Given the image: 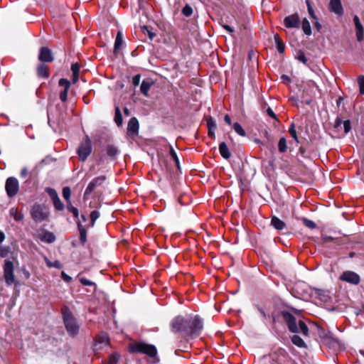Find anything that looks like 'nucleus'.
<instances>
[{
    "mask_svg": "<svg viewBox=\"0 0 364 364\" xmlns=\"http://www.w3.org/2000/svg\"><path fill=\"white\" fill-rule=\"evenodd\" d=\"M282 315L291 332L301 333L304 336H308L309 328L304 321L299 320L297 323L295 317L289 312H284Z\"/></svg>",
    "mask_w": 364,
    "mask_h": 364,
    "instance_id": "1",
    "label": "nucleus"
},
{
    "mask_svg": "<svg viewBox=\"0 0 364 364\" xmlns=\"http://www.w3.org/2000/svg\"><path fill=\"white\" fill-rule=\"evenodd\" d=\"M63 316L68 333L72 336L77 335L80 326L77 323L76 318L68 308L65 307L63 309Z\"/></svg>",
    "mask_w": 364,
    "mask_h": 364,
    "instance_id": "2",
    "label": "nucleus"
},
{
    "mask_svg": "<svg viewBox=\"0 0 364 364\" xmlns=\"http://www.w3.org/2000/svg\"><path fill=\"white\" fill-rule=\"evenodd\" d=\"M186 328L190 331H186L185 336L196 338L200 334L203 328V321L198 316L189 317Z\"/></svg>",
    "mask_w": 364,
    "mask_h": 364,
    "instance_id": "3",
    "label": "nucleus"
},
{
    "mask_svg": "<svg viewBox=\"0 0 364 364\" xmlns=\"http://www.w3.org/2000/svg\"><path fill=\"white\" fill-rule=\"evenodd\" d=\"M130 350L133 353L146 354L149 357L155 358L157 355L156 348L154 345L139 342L130 345Z\"/></svg>",
    "mask_w": 364,
    "mask_h": 364,
    "instance_id": "4",
    "label": "nucleus"
},
{
    "mask_svg": "<svg viewBox=\"0 0 364 364\" xmlns=\"http://www.w3.org/2000/svg\"><path fill=\"white\" fill-rule=\"evenodd\" d=\"M31 215L33 220L41 223L48 219L49 212L48 209L39 204H34L31 210Z\"/></svg>",
    "mask_w": 364,
    "mask_h": 364,
    "instance_id": "5",
    "label": "nucleus"
},
{
    "mask_svg": "<svg viewBox=\"0 0 364 364\" xmlns=\"http://www.w3.org/2000/svg\"><path fill=\"white\" fill-rule=\"evenodd\" d=\"M92 149L91 140L86 136L77 151L80 160L85 161L91 154Z\"/></svg>",
    "mask_w": 364,
    "mask_h": 364,
    "instance_id": "6",
    "label": "nucleus"
},
{
    "mask_svg": "<svg viewBox=\"0 0 364 364\" xmlns=\"http://www.w3.org/2000/svg\"><path fill=\"white\" fill-rule=\"evenodd\" d=\"M188 320V318H184L180 316L174 318L171 323V331L175 333H182L185 335L186 331H189L186 328Z\"/></svg>",
    "mask_w": 364,
    "mask_h": 364,
    "instance_id": "7",
    "label": "nucleus"
},
{
    "mask_svg": "<svg viewBox=\"0 0 364 364\" xmlns=\"http://www.w3.org/2000/svg\"><path fill=\"white\" fill-rule=\"evenodd\" d=\"M5 190L9 198L14 197L19 190V183L18 180L14 177L8 178L5 183Z\"/></svg>",
    "mask_w": 364,
    "mask_h": 364,
    "instance_id": "8",
    "label": "nucleus"
},
{
    "mask_svg": "<svg viewBox=\"0 0 364 364\" xmlns=\"http://www.w3.org/2000/svg\"><path fill=\"white\" fill-rule=\"evenodd\" d=\"M4 277L7 285L10 286L15 283L16 279L14 274V264L11 261L6 260L4 266Z\"/></svg>",
    "mask_w": 364,
    "mask_h": 364,
    "instance_id": "9",
    "label": "nucleus"
},
{
    "mask_svg": "<svg viewBox=\"0 0 364 364\" xmlns=\"http://www.w3.org/2000/svg\"><path fill=\"white\" fill-rule=\"evenodd\" d=\"M109 344V337L107 333H101L99 334L94 345V350L97 351L107 348Z\"/></svg>",
    "mask_w": 364,
    "mask_h": 364,
    "instance_id": "10",
    "label": "nucleus"
},
{
    "mask_svg": "<svg viewBox=\"0 0 364 364\" xmlns=\"http://www.w3.org/2000/svg\"><path fill=\"white\" fill-rule=\"evenodd\" d=\"M340 279L353 284H358L360 281L359 275L351 271L344 272L341 275Z\"/></svg>",
    "mask_w": 364,
    "mask_h": 364,
    "instance_id": "11",
    "label": "nucleus"
},
{
    "mask_svg": "<svg viewBox=\"0 0 364 364\" xmlns=\"http://www.w3.org/2000/svg\"><path fill=\"white\" fill-rule=\"evenodd\" d=\"M106 178L105 176H100L92 179L88 184L87 187L85 191V196H88L92 193L94 189L98 186L102 185L105 181Z\"/></svg>",
    "mask_w": 364,
    "mask_h": 364,
    "instance_id": "12",
    "label": "nucleus"
},
{
    "mask_svg": "<svg viewBox=\"0 0 364 364\" xmlns=\"http://www.w3.org/2000/svg\"><path fill=\"white\" fill-rule=\"evenodd\" d=\"M284 24L289 28H297L300 25V18L297 14L288 16L284 18Z\"/></svg>",
    "mask_w": 364,
    "mask_h": 364,
    "instance_id": "13",
    "label": "nucleus"
},
{
    "mask_svg": "<svg viewBox=\"0 0 364 364\" xmlns=\"http://www.w3.org/2000/svg\"><path fill=\"white\" fill-rule=\"evenodd\" d=\"M38 59L45 63L52 62L53 60L52 51L46 47H42L40 49Z\"/></svg>",
    "mask_w": 364,
    "mask_h": 364,
    "instance_id": "14",
    "label": "nucleus"
},
{
    "mask_svg": "<svg viewBox=\"0 0 364 364\" xmlns=\"http://www.w3.org/2000/svg\"><path fill=\"white\" fill-rule=\"evenodd\" d=\"M353 22L355 26V33L357 40L360 42L363 40L364 38V29L362 26V23L360 21V18L358 16H355L353 18Z\"/></svg>",
    "mask_w": 364,
    "mask_h": 364,
    "instance_id": "15",
    "label": "nucleus"
},
{
    "mask_svg": "<svg viewBox=\"0 0 364 364\" xmlns=\"http://www.w3.org/2000/svg\"><path fill=\"white\" fill-rule=\"evenodd\" d=\"M38 237L42 242L47 243H52L55 240V235L47 230H44L42 232L38 233Z\"/></svg>",
    "mask_w": 364,
    "mask_h": 364,
    "instance_id": "16",
    "label": "nucleus"
},
{
    "mask_svg": "<svg viewBox=\"0 0 364 364\" xmlns=\"http://www.w3.org/2000/svg\"><path fill=\"white\" fill-rule=\"evenodd\" d=\"M154 85V81L150 78L144 79L141 85L140 90L141 93L146 97L149 96V90L151 87Z\"/></svg>",
    "mask_w": 364,
    "mask_h": 364,
    "instance_id": "17",
    "label": "nucleus"
},
{
    "mask_svg": "<svg viewBox=\"0 0 364 364\" xmlns=\"http://www.w3.org/2000/svg\"><path fill=\"white\" fill-rule=\"evenodd\" d=\"M127 131L132 134H137L139 131V122L135 117L129 119L127 125Z\"/></svg>",
    "mask_w": 364,
    "mask_h": 364,
    "instance_id": "18",
    "label": "nucleus"
},
{
    "mask_svg": "<svg viewBox=\"0 0 364 364\" xmlns=\"http://www.w3.org/2000/svg\"><path fill=\"white\" fill-rule=\"evenodd\" d=\"M330 10L336 14L343 13V8L340 0H331L329 3Z\"/></svg>",
    "mask_w": 364,
    "mask_h": 364,
    "instance_id": "19",
    "label": "nucleus"
},
{
    "mask_svg": "<svg viewBox=\"0 0 364 364\" xmlns=\"http://www.w3.org/2000/svg\"><path fill=\"white\" fill-rule=\"evenodd\" d=\"M271 225L277 230H282L286 228V224L277 216L272 217Z\"/></svg>",
    "mask_w": 364,
    "mask_h": 364,
    "instance_id": "20",
    "label": "nucleus"
},
{
    "mask_svg": "<svg viewBox=\"0 0 364 364\" xmlns=\"http://www.w3.org/2000/svg\"><path fill=\"white\" fill-rule=\"evenodd\" d=\"M219 151L222 157L225 159H228L231 156V154L225 142H221L219 144Z\"/></svg>",
    "mask_w": 364,
    "mask_h": 364,
    "instance_id": "21",
    "label": "nucleus"
},
{
    "mask_svg": "<svg viewBox=\"0 0 364 364\" xmlns=\"http://www.w3.org/2000/svg\"><path fill=\"white\" fill-rule=\"evenodd\" d=\"M38 75L41 77L46 78L49 76L48 66L41 64L38 67Z\"/></svg>",
    "mask_w": 364,
    "mask_h": 364,
    "instance_id": "22",
    "label": "nucleus"
},
{
    "mask_svg": "<svg viewBox=\"0 0 364 364\" xmlns=\"http://www.w3.org/2000/svg\"><path fill=\"white\" fill-rule=\"evenodd\" d=\"M9 215L16 221H21L23 219V214L21 212H18L16 208H11L9 210Z\"/></svg>",
    "mask_w": 364,
    "mask_h": 364,
    "instance_id": "23",
    "label": "nucleus"
},
{
    "mask_svg": "<svg viewBox=\"0 0 364 364\" xmlns=\"http://www.w3.org/2000/svg\"><path fill=\"white\" fill-rule=\"evenodd\" d=\"M274 41H275L277 51L279 53H283L284 52L285 46L278 34L274 35Z\"/></svg>",
    "mask_w": 364,
    "mask_h": 364,
    "instance_id": "24",
    "label": "nucleus"
},
{
    "mask_svg": "<svg viewBox=\"0 0 364 364\" xmlns=\"http://www.w3.org/2000/svg\"><path fill=\"white\" fill-rule=\"evenodd\" d=\"M123 42V35L122 31H118L116 36V40L114 43V51L116 53L118 50H119Z\"/></svg>",
    "mask_w": 364,
    "mask_h": 364,
    "instance_id": "25",
    "label": "nucleus"
},
{
    "mask_svg": "<svg viewBox=\"0 0 364 364\" xmlns=\"http://www.w3.org/2000/svg\"><path fill=\"white\" fill-rule=\"evenodd\" d=\"M114 122L118 127L122 124V115L119 107H115Z\"/></svg>",
    "mask_w": 364,
    "mask_h": 364,
    "instance_id": "26",
    "label": "nucleus"
},
{
    "mask_svg": "<svg viewBox=\"0 0 364 364\" xmlns=\"http://www.w3.org/2000/svg\"><path fill=\"white\" fill-rule=\"evenodd\" d=\"M302 30L307 36H310L311 34V25L306 18H304L302 21Z\"/></svg>",
    "mask_w": 364,
    "mask_h": 364,
    "instance_id": "27",
    "label": "nucleus"
},
{
    "mask_svg": "<svg viewBox=\"0 0 364 364\" xmlns=\"http://www.w3.org/2000/svg\"><path fill=\"white\" fill-rule=\"evenodd\" d=\"M119 153L117 148L113 145H108L107 147V154L109 156L114 158Z\"/></svg>",
    "mask_w": 364,
    "mask_h": 364,
    "instance_id": "28",
    "label": "nucleus"
},
{
    "mask_svg": "<svg viewBox=\"0 0 364 364\" xmlns=\"http://www.w3.org/2000/svg\"><path fill=\"white\" fill-rule=\"evenodd\" d=\"M291 341L294 345L297 346L298 347L301 348L305 346V343L303 341V339L297 335H294L292 336Z\"/></svg>",
    "mask_w": 364,
    "mask_h": 364,
    "instance_id": "29",
    "label": "nucleus"
},
{
    "mask_svg": "<svg viewBox=\"0 0 364 364\" xmlns=\"http://www.w3.org/2000/svg\"><path fill=\"white\" fill-rule=\"evenodd\" d=\"M278 149L281 153H284L287 150V140L284 137H282L278 142Z\"/></svg>",
    "mask_w": 364,
    "mask_h": 364,
    "instance_id": "30",
    "label": "nucleus"
},
{
    "mask_svg": "<svg viewBox=\"0 0 364 364\" xmlns=\"http://www.w3.org/2000/svg\"><path fill=\"white\" fill-rule=\"evenodd\" d=\"M233 129L235 132L240 136H245L246 135L245 131L238 122L234 123Z\"/></svg>",
    "mask_w": 364,
    "mask_h": 364,
    "instance_id": "31",
    "label": "nucleus"
},
{
    "mask_svg": "<svg viewBox=\"0 0 364 364\" xmlns=\"http://www.w3.org/2000/svg\"><path fill=\"white\" fill-rule=\"evenodd\" d=\"M170 155H171V158L173 159V161H175V164H176L177 168L179 169L180 168L179 159H178V157L177 156L176 151L173 149V148L171 146H170Z\"/></svg>",
    "mask_w": 364,
    "mask_h": 364,
    "instance_id": "32",
    "label": "nucleus"
},
{
    "mask_svg": "<svg viewBox=\"0 0 364 364\" xmlns=\"http://www.w3.org/2000/svg\"><path fill=\"white\" fill-rule=\"evenodd\" d=\"M71 196V190L69 187L66 186L63 188V196L68 203H70V198Z\"/></svg>",
    "mask_w": 364,
    "mask_h": 364,
    "instance_id": "33",
    "label": "nucleus"
},
{
    "mask_svg": "<svg viewBox=\"0 0 364 364\" xmlns=\"http://www.w3.org/2000/svg\"><path fill=\"white\" fill-rule=\"evenodd\" d=\"M53 205L55 206V208L57 210H63L64 209V204L61 202L60 199L57 198L54 200H53Z\"/></svg>",
    "mask_w": 364,
    "mask_h": 364,
    "instance_id": "34",
    "label": "nucleus"
},
{
    "mask_svg": "<svg viewBox=\"0 0 364 364\" xmlns=\"http://www.w3.org/2000/svg\"><path fill=\"white\" fill-rule=\"evenodd\" d=\"M46 191L49 195L52 200H54L55 199L58 198V195L55 189L52 188H47Z\"/></svg>",
    "mask_w": 364,
    "mask_h": 364,
    "instance_id": "35",
    "label": "nucleus"
},
{
    "mask_svg": "<svg viewBox=\"0 0 364 364\" xmlns=\"http://www.w3.org/2000/svg\"><path fill=\"white\" fill-rule=\"evenodd\" d=\"M289 134H291V137L296 141V143H299L298 136L296 134V131L295 129V126L294 123L291 124V127L289 128Z\"/></svg>",
    "mask_w": 364,
    "mask_h": 364,
    "instance_id": "36",
    "label": "nucleus"
},
{
    "mask_svg": "<svg viewBox=\"0 0 364 364\" xmlns=\"http://www.w3.org/2000/svg\"><path fill=\"white\" fill-rule=\"evenodd\" d=\"M358 83L359 85V90L361 95H364V76L360 75L358 77Z\"/></svg>",
    "mask_w": 364,
    "mask_h": 364,
    "instance_id": "37",
    "label": "nucleus"
},
{
    "mask_svg": "<svg viewBox=\"0 0 364 364\" xmlns=\"http://www.w3.org/2000/svg\"><path fill=\"white\" fill-rule=\"evenodd\" d=\"M119 358V355L117 353H112L108 360V364H117Z\"/></svg>",
    "mask_w": 364,
    "mask_h": 364,
    "instance_id": "38",
    "label": "nucleus"
},
{
    "mask_svg": "<svg viewBox=\"0 0 364 364\" xmlns=\"http://www.w3.org/2000/svg\"><path fill=\"white\" fill-rule=\"evenodd\" d=\"M46 264L48 267H55L57 269H60L62 267L61 263L58 260L52 262L46 259Z\"/></svg>",
    "mask_w": 364,
    "mask_h": 364,
    "instance_id": "39",
    "label": "nucleus"
},
{
    "mask_svg": "<svg viewBox=\"0 0 364 364\" xmlns=\"http://www.w3.org/2000/svg\"><path fill=\"white\" fill-rule=\"evenodd\" d=\"M302 220L304 225L310 229H314L316 226V223L311 220H309L307 218H303Z\"/></svg>",
    "mask_w": 364,
    "mask_h": 364,
    "instance_id": "40",
    "label": "nucleus"
},
{
    "mask_svg": "<svg viewBox=\"0 0 364 364\" xmlns=\"http://www.w3.org/2000/svg\"><path fill=\"white\" fill-rule=\"evenodd\" d=\"M207 126L208 129H215L216 122L212 117H208L207 119Z\"/></svg>",
    "mask_w": 364,
    "mask_h": 364,
    "instance_id": "41",
    "label": "nucleus"
},
{
    "mask_svg": "<svg viewBox=\"0 0 364 364\" xmlns=\"http://www.w3.org/2000/svg\"><path fill=\"white\" fill-rule=\"evenodd\" d=\"M100 213L97 210H93L90 213V219L92 222V225L93 226L95 222L99 218Z\"/></svg>",
    "mask_w": 364,
    "mask_h": 364,
    "instance_id": "42",
    "label": "nucleus"
},
{
    "mask_svg": "<svg viewBox=\"0 0 364 364\" xmlns=\"http://www.w3.org/2000/svg\"><path fill=\"white\" fill-rule=\"evenodd\" d=\"M182 13L186 16H190L193 13V9L190 6L186 5L183 7Z\"/></svg>",
    "mask_w": 364,
    "mask_h": 364,
    "instance_id": "43",
    "label": "nucleus"
},
{
    "mask_svg": "<svg viewBox=\"0 0 364 364\" xmlns=\"http://www.w3.org/2000/svg\"><path fill=\"white\" fill-rule=\"evenodd\" d=\"M296 58L299 61L302 62L304 64H306L307 63V59H306V58L305 56V54L302 51H301V50H299L297 53Z\"/></svg>",
    "mask_w": 364,
    "mask_h": 364,
    "instance_id": "44",
    "label": "nucleus"
},
{
    "mask_svg": "<svg viewBox=\"0 0 364 364\" xmlns=\"http://www.w3.org/2000/svg\"><path fill=\"white\" fill-rule=\"evenodd\" d=\"M58 85L61 87H64V89H69L70 82L66 79L61 78L59 80Z\"/></svg>",
    "mask_w": 364,
    "mask_h": 364,
    "instance_id": "45",
    "label": "nucleus"
},
{
    "mask_svg": "<svg viewBox=\"0 0 364 364\" xmlns=\"http://www.w3.org/2000/svg\"><path fill=\"white\" fill-rule=\"evenodd\" d=\"M87 240V235H86V230L82 228L80 230V240L82 243H85Z\"/></svg>",
    "mask_w": 364,
    "mask_h": 364,
    "instance_id": "46",
    "label": "nucleus"
},
{
    "mask_svg": "<svg viewBox=\"0 0 364 364\" xmlns=\"http://www.w3.org/2000/svg\"><path fill=\"white\" fill-rule=\"evenodd\" d=\"M68 209L69 211H70L73 214V215L75 218L78 217V214H79L78 210L76 208H75L74 206H73L70 204V203L68 204Z\"/></svg>",
    "mask_w": 364,
    "mask_h": 364,
    "instance_id": "47",
    "label": "nucleus"
},
{
    "mask_svg": "<svg viewBox=\"0 0 364 364\" xmlns=\"http://www.w3.org/2000/svg\"><path fill=\"white\" fill-rule=\"evenodd\" d=\"M343 128L346 134L348 133L351 129L350 120H346L343 122Z\"/></svg>",
    "mask_w": 364,
    "mask_h": 364,
    "instance_id": "48",
    "label": "nucleus"
},
{
    "mask_svg": "<svg viewBox=\"0 0 364 364\" xmlns=\"http://www.w3.org/2000/svg\"><path fill=\"white\" fill-rule=\"evenodd\" d=\"M80 281L81 284L85 286H95V285L94 282H92V281H90L87 279H85V278H80Z\"/></svg>",
    "mask_w": 364,
    "mask_h": 364,
    "instance_id": "49",
    "label": "nucleus"
},
{
    "mask_svg": "<svg viewBox=\"0 0 364 364\" xmlns=\"http://www.w3.org/2000/svg\"><path fill=\"white\" fill-rule=\"evenodd\" d=\"M71 70L73 72V75L79 74L80 71V65L78 63H73L71 66Z\"/></svg>",
    "mask_w": 364,
    "mask_h": 364,
    "instance_id": "50",
    "label": "nucleus"
},
{
    "mask_svg": "<svg viewBox=\"0 0 364 364\" xmlns=\"http://www.w3.org/2000/svg\"><path fill=\"white\" fill-rule=\"evenodd\" d=\"M69 89H64L60 94V99L63 102H65L68 98V92Z\"/></svg>",
    "mask_w": 364,
    "mask_h": 364,
    "instance_id": "51",
    "label": "nucleus"
},
{
    "mask_svg": "<svg viewBox=\"0 0 364 364\" xmlns=\"http://www.w3.org/2000/svg\"><path fill=\"white\" fill-rule=\"evenodd\" d=\"M8 252H9L8 247H0V257H6V255H8Z\"/></svg>",
    "mask_w": 364,
    "mask_h": 364,
    "instance_id": "52",
    "label": "nucleus"
},
{
    "mask_svg": "<svg viewBox=\"0 0 364 364\" xmlns=\"http://www.w3.org/2000/svg\"><path fill=\"white\" fill-rule=\"evenodd\" d=\"M140 79H141V76L139 75H134L133 77H132V84L134 85V86H137L139 85V82H140Z\"/></svg>",
    "mask_w": 364,
    "mask_h": 364,
    "instance_id": "53",
    "label": "nucleus"
},
{
    "mask_svg": "<svg viewBox=\"0 0 364 364\" xmlns=\"http://www.w3.org/2000/svg\"><path fill=\"white\" fill-rule=\"evenodd\" d=\"M61 277L62 279L66 282H70L71 280H72V278L71 277H70L69 275H68L65 272H61Z\"/></svg>",
    "mask_w": 364,
    "mask_h": 364,
    "instance_id": "54",
    "label": "nucleus"
},
{
    "mask_svg": "<svg viewBox=\"0 0 364 364\" xmlns=\"http://www.w3.org/2000/svg\"><path fill=\"white\" fill-rule=\"evenodd\" d=\"M267 114L270 117H272V119H277V117H276V114H274V112L272 111V109L271 108H268L267 109Z\"/></svg>",
    "mask_w": 364,
    "mask_h": 364,
    "instance_id": "55",
    "label": "nucleus"
},
{
    "mask_svg": "<svg viewBox=\"0 0 364 364\" xmlns=\"http://www.w3.org/2000/svg\"><path fill=\"white\" fill-rule=\"evenodd\" d=\"M308 12H309V14L314 18V19H316V16H315V14H314V9L312 8V6H309V9H308Z\"/></svg>",
    "mask_w": 364,
    "mask_h": 364,
    "instance_id": "56",
    "label": "nucleus"
},
{
    "mask_svg": "<svg viewBox=\"0 0 364 364\" xmlns=\"http://www.w3.org/2000/svg\"><path fill=\"white\" fill-rule=\"evenodd\" d=\"M143 29L144 30H146L147 32H148V34H149V38L151 40H152L154 38V37L155 36V33L151 32V31H149L147 28L146 26H144L143 27Z\"/></svg>",
    "mask_w": 364,
    "mask_h": 364,
    "instance_id": "57",
    "label": "nucleus"
},
{
    "mask_svg": "<svg viewBox=\"0 0 364 364\" xmlns=\"http://www.w3.org/2000/svg\"><path fill=\"white\" fill-rule=\"evenodd\" d=\"M224 120L228 125L231 124V119L228 114L225 115Z\"/></svg>",
    "mask_w": 364,
    "mask_h": 364,
    "instance_id": "58",
    "label": "nucleus"
},
{
    "mask_svg": "<svg viewBox=\"0 0 364 364\" xmlns=\"http://www.w3.org/2000/svg\"><path fill=\"white\" fill-rule=\"evenodd\" d=\"M333 238L332 237H331V236H324V237H323V240L325 242L333 241Z\"/></svg>",
    "mask_w": 364,
    "mask_h": 364,
    "instance_id": "59",
    "label": "nucleus"
},
{
    "mask_svg": "<svg viewBox=\"0 0 364 364\" xmlns=\"http://www.w3.org/2000/svg\"><path fill=\"white\" fill-rule=\"evenodd\" d=\"M223 28L230 33L233 32V29L228 25H223Z\"/></svg>",
    "mask_w": 364,
    "mask_h": 364,
    "instance_id": "60",
    "label": "nucleus"
},
{
    "mask_svg": "<svg viewBox=\"0 0 364 364\" xmlns=\"http://www.w3.org/2000/svg\"><path fill=\"white\" fill-rule=\"evenodd\" d=\"M28 174L27 168H24L21 170V175L22 177H26Z\"/></svg>",
    "mask_w": 364,
    "mask_h": 364,
    "instance_id": "61",
    "label": "nucleus"
},
{
    "mask_svg": "<svg viewBox=\"0 0 364 364\" xmlns=\"http://www.w3.org/2000/svg\"><path fill=\"white\" fill-rule=\"evenodd\" d=\"M215 129H208V136L211 138L215 137Z\"/></svg>",
    "mask_w": 364,
    "mask_h": 364,
    "instance_id": "62",
    "label": "nucleus"
},
{
    "mask_svg": "<svg viewBox=\"0 0 364 364\" xmlns=\"http://www.w3.org/2000/svg\"><path fill=\"white\" fill-rule=\"evenodd\" d=\"M282 79L283 80L284 82H290L289 77L286 75H282Z\"/></svg>",
    "mask_w": 364,
    "mask_h": 364,
    "instance_id": "63",
    "label": "nucleus"
},
{
    "mask_svg": "<svg viewBox=\"0 0 364 364\" xmlns=\"http://www.w3.org/2000/svg\"><path fill=\"white\" fill-rule=\"evenodd\" d=\"M316 20V22H315V27L316 28V29L318 31H320L321 28V25L319 23V22L318 21L317 18L315 19Z\"/></svg>",
    "mask_w": 364,
    "mask_h": 364,
    "instance_id": "64",
    "label": "nucleus"
}]
</instances>
